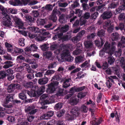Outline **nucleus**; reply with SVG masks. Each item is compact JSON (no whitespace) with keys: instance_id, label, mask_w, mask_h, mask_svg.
I'll return each mask as SVG.
<instances>
[{"instance_id":"1","label":"nucleus","mask_w":125,"mask_h":125,"mask_svg":"<svg viewBox=\"0 0 125 125\" xmlns=\"http://www.w3.org/2000/svg\"><path fill=\"white\" fill-rule=\"evenodd\" d=\"M59 76H55L51 80L52 82H51L49 84H48V88L46 90V92L48 94L53 93L55 90V86H58L59 83L57 81L59 80Z\"/></svg>"},{"instance_id":"2","label":"nucleus","mask_w":125,"mask_h":125,"mask_svg":"<svg viewBox=\"0 0 125 125\" xmlns=\"http://www.w3.org/2000/svg\"><path fill=\"white\" fill-rule=\"evenodd\" d=\"M45 90V87L44 86H42L39 87L37 86L35 87V90H31V91L27 90V94L31 97H35L37 94L40 95L42 94Z\"/></svg>"},{"instance_id":"3","label":"nucleus","mask_w":125,"mask_h":125,"mask_svg":"<svg viewBox=\"0 0 125 125\" xmlns=\"http://www.w3.org/2000/svg\"><path fill=\"white\" fill-rule=\"evenodd\" d=\"M80 109L78 106H74L71 110L70 115L68 116V119L72 120L75 117L78 116L80 114Z\"/></svg>"},{"instance_id":"4","label":"nucleus","mask_w":125,"mask_h":125,"mask_svg":"<svg viewBox=\"0 0 125 125\" xmlns=\"http://www.w3.org/2000/svg\"><path fill=\"white\" fill-rule=\"evenodd\" d=\"M35 106L34 104H31L26 107L25 111L26 113H29L30 115L34 114L38 111V109H35Z\"/></svg>"},{"instance_id":"5","label":"nucleus","mask_w":125,"mask_h":125,"mask_svg":"<svg viewBox=\"0 0 125 125\" xmlns=\"http://www.w3.org/2000/svg\"><path fill=\"white\" fill-rule=\"evenodd\" d=\"M3 15L4 17H3L2 18L3 20V24L5 26L9 27L11 25L12 23L10 21V17L6 13H4Z\"/></svg>"},{"instance_id":"6","label":"nucleus","mask_w":125,"mask_h":125,"mask_svg":"<svg viewBox=\"0 0 125 125\" xmlns=\"http://www.w3.org/2000/svg\"><path fill=\"white\" fill-rule=\"evenodd\" d=\"M27 90H24L19 94V98L23 101H25L26 102H31V99H28L26 100L27 97L26 94H27Z\"/></svg>"},{"instance_id":"7","label":"nucleus","mask_w":125,"mask_h":125,"mask_svg":"<svg viewBox=\"0 0 125 125\" xmlns=\"http://www.w3.org/2000/svg\"><path fill=\"white\" fill-rule=\"evenodd\" d=\"M14 95L13 94H9L6 96L5 99V101L4 102V103L3 106L5 107L9 108V105H7V104L10 102L13 101V98Z\"/></svg>"},{"instance_id":"8","label":"nucleus","mask_w":125,"mask_h":125,"mask_svg":"<svg viewBox=\"0 0 125 125\" xmlns=\"http://www.w3.org/2000/svg\"><path fill=\"white\" fill-rule=\"evenodd\" d=\"M24 17L25 18V20L27 24L30 25H32L34 20V18L27 14H25Z\"/></svg>"},{"instance_id":"9","label":"nucleus","mask_w":125,"mask_h":125,"mask_svg":"<svg viewBox=\"0 0 125 125\" xmlns=\"http://www.w3.org/2000/svg\"><path fill=\"white\" fill-rule=\"evenodd\" d=\"M61 14V12L60 11L57 10L56 9H54L50 17V19L54 22H56L57 20V17L56 15L58 14Z\"/></svg>"},{"instance_id":"10","label":"nucleus","mask_w":125,"mask_h":125,"mask_svg":"<svg viewBox=\"0 0 125 125\" xmlns=\"http://www.w3.org/2000/svg\"><path fill=\"white\" fill-rule=\"evenodd\" d=\"M112 15V13L110 11H106L104 12L101 15L103 20L108 19L110 18Z\"/></svg>"},{"instance_id":"11","label":"nucleus","mask_w":125,"mask_h":125,"mask_svg":"<svg viewBox=\"0 0 125 125\" xmlns=\"http://www.w3.org/2000/svg\"><path fill=\"white\" fill-rule=\"evenodd\" d=\"M111 44L109 43L108 42H106L104 45V47L103 49L104 50V51L108 53L109 55H112L113 54L111 53V52L110 51L111 50Z\"/></svg>"},{"instance_id":"12","label":"nucleus","mask_w":125,"mask_h":125,"mask_svg":"<svg viewBox=\"0 0 125 125\" xmlns=\"http://www.w3.org/2000/svg\"><path fill=\"white\" fill-rule=\"evenodd\" d=\"M52 53L50 51H47L43 52V56L46 59L52 60L53 57L52 56Z\"/></svg>"},{"instance_id":"13","label":"nucleus","mask_w":125,"mask_h":125,"mask_svg":"<svg viewBox=\"0 0 125 125\" xmlns=\"http://www.w3.org/2000/svg\"><path fill=\"white\" fill-rule=\"evenodd\" d=\"M70 55V53L68 49H65L62 51L61 54L62 59H63L65 57H67Z\"/></svg>"},{"instance_id":"14","label":"nucleus","mask_w":125,"mask_h":125,"mask_svg":"<svg viewBox=\"0 0 125 125\" xmlns=\"http://www.w3.org/2000/svg\"><path fill=\"white\" fill-rule=\"evenodd\" d=\"M118 47L120 48H124L125 47V37L122 36L120 42L118 43Z\"/></svg>"},{"instance_id":"15","label":"nucleus","mask_w":125,"mask_h":125,"mask_svg":"<svg viewBox=\"0 0 125 125\" xmlns=\"http://www.w3.org/2000/svg\"><path fill=\"white\" fill-rule=\"evenodd\" d=\"M14 20L15 22V24L19 26V28H21L23 26V24L21 19L17 17H15Z\"/></svg>"},{"instance_id":"16","label":"nucleus","mask_w":125,"mask_h":125,"mask_svg":"<svg viewBox=\"0 0 125 125\" xmlns=\"http://www.w3.org/2000/svg\"><path fill=\"white\" fill-rule=\"evenodd\" d=\"M18 84H16L15 83L11 84L8 87V91L9 93H12L14 89L17 88Z\"/></svg>"},{"instance_id":"17","label":"nucleus","mask_w":125,"mask_h":125,"mask_svg":"<svg viewBox=\"0 0 125 125\" xmlns=\"http://www.w3.org/2000/svg\"><path fill=\"white\" fill-rule=\"evenodd\" d=\"M48 80V79L47 77L40 78L38 80V83L40 84H44L47 83Z\"/></svg>"},{"instance_id":"18","label":"nucleus","mask_w":125,"mask_h":125,"mask_svg":"<svg viewBox=\"0 0 125 125\" xmlns=\"http://www.w3.org/2000/svg\"><path fill=\"white\" fill-rule=\"evenodd\" d=\"M101 41L96 40L95 41V43L96 45L98 47H102L105 42L104 40L102 38H100Z\"/></svg>"},{"instance_id":"19","label":"nucleus","mask_w":125,"mask_h":125,"mask_svg":"<svg viewBox=\"0 0 125 125\" xmlns=\"http://www.w3.org/2000/svg\"><path fill=\"white\" fill-rule=\"evenodd\" d=\"M63 33L61 31H59L57 32L56 34L54 36L52 39L53 40H55L58 38H61L63 35Z\"/></svg>"},{"instance_id":"20","label":"nucleus","mask_w":125,"mask_h":125,"mask_svg":"<svg viewBox=\"0 0 125 125\" xmlns=\"http://www.w3.org/2000/svg\"><path fill=\"white\" fill-rule=\"evenodd\" d=\"M10 3L14 6H16L22 5V3L20 0H14L9 1Z\"/></svg>"},{"instance_id":"21","label":"nucleus","mask_w":125,"mask_h":125,"mask_svg":"<svg viewBox=\"0 0 125 125\" xmlns=\"http://www.w3.org/2000/svg\"><path fill=\"white\" fill-rule=\"evenodd\" d=\"M71 80V79L69 78L66 79L64 81L62 85L63 88H67L70 86V84L69 83V82L70 80Z\"/></svg>"},{"instance_id":"22","label":"nucleus","mask_w":125,"mask_h":125,"mask_svg":"<svg viewBox=\"0 0 125 125\" xmlns=\"http://www.w3.org/2000/svg\"><path fill=\"white\" fill-rule=\"evenodd\" d=\"M4 63L6 64L4 65L3 67L4 68L7 69L12 66L13 64V62L10 61H7L4 62Z\"/></svg>"},{"instance_id":"23","label":"nucleus","mask_w":125,"mask_h":125,"mask_svg":"<svg viewBox=\"0 0 125 125\" xmlns=\"http://www.w3.org/2000/svg\"><path fill=\"white\" fill-rule=\"evenodd\" d=\"M79 100L77 98H72L70 99L69 100V103L72 105H75L77 104L79 102Z\"/></svg>"},{"instance_id":"24","label":"nucleus","mask_w":125,"mask_h":125,"mask_svg":"<svg viewBox=\"0 0 125 125\" xmlns=\"http://www.w3.org/2000/svg\"><path fill=\"white\" fill-rule=\"evenodd\" d=\"M112 35V40L113 41L117 40L119 38V35L117 32L113 33Z\"/></svg>"},{"instance_id":"25","label":"nucleus","mask_w":125,"mask_h":125,"mask_svg":"<svg viewBox=\"0 0 125 125\" xmlns=\"http://www.w3.org/2000/svg\"><path fill=\"white\" fill-rule=\"evenodd\" d=\"M23 119H21L18 121L17 125H29V123L26 121H23Z\"/></svg>"},{"instance_id":"26","label":"nucleus","mask_w":125,"mask_h":125,"mask_svg":"<svg viewBox=\"0 0 125 125\" xmlns=\"http://www.w3.org/2000/svg\"><path fill=\"white\" fill-rule=\"evenodd\" d=\"M25 66L26 67V70L28 73H33L34 72H35V71H34L31 68L30 66L28 64L26 63H25Z\"/></svg>"},{"instance_id":"27","label":"nucleus","mask_w":125,"mask_h":125,"mask_svg":"<svg viewBox=\"0 0 125 125\" xmlns=\"http://www.w3.org/2000/svg\"><path fill=\"white\" fill-rule=\"evenodd\" d=\"M110 116L112 118H113L115 116L116 119V121L118 122H119V118L120 116V115H118L117 111L116 112L115 114L114 113H111Z\"/></svg>"},{"instance_id":"28","label":"nucleus","mask_w":125,"mask_h":125,"mask_svg":"<svg viewBox=\"0 0 125 125\" xmlns=\"http://www.w3.org/2000/svg\"><path fill=\"white\" fill-rule=\"evenodd\" d=\"M66 18L65 15L64 14H62L60 16L59 21L62 23H64L65 21V18Z\"/></svg>"},{"instance_id":"29","label":"nucleus","mask_w":125,"mask_h":125,"mask_svg":"<svg viewBox=\"0 0 125 125\" xmlns=\"http://www.w3.org/2000/svg\"><path fill=\"white\" fill-rule=\"evenodd\" d=\"M113 72L119 78H120V75L119 73V70L118 68L116 67H112Z\"/></svg>"},{"instance_id":"30","label":"nucleus","mask_w":125,"mask_h":125,"mask_svg":"<svg viewBox=\"0 0 125 125\" xmlns=\"http://www.w3.org/2000/svg\"><path fill=\"white\" fill-rule=\"evenodd\" d=\"M23 85L26 88H32L33 87V83L31 82H25L24 83Z\"/></svg>"},{"instance_id":"31","label":"nucleus","mask_w":125,"mask_h":125,"mask_svg":"<svg viewBox=\"0 0 125 125\" xmlns=\"http://www.w3.org/2000/svg\"><path fill=\"white\" fill-rule=\"evenodd\" d=\"M54 114V112L53 111H49L47 113L44 115V117H50L52 116Z\"/></svg>"},{"instance_id":"32","label":"nucleus","mask_w":125,"mask_h":125,"mask_svg":"<svg viewBox=\"0 0 125 125\" xmlns=\"http://www.w3.org/2000/svg\"><path fill=\"white\" fill-rule=\"evenodd\" d=\"M84 60L83 57L81 56H78L75 59V62L76 63L81 62H83Z\"/></svg>"},{"instance_id":"33","label":"nucleus","mask_w":125,"mask_h":125,"mask_svg":"<svg viewBox=\"0 0 125 125\" xmlns=\"http://www.w3.org/2000/svg\"><path fill=\"white\" fill-rule=\"evenodd\" d=\"M87 93L86 92H81L79 93L77 96V97L78 98L81 99L85 97Z\"/></svg>"},{"instance_id":"34","label":"nucleus","mask_w":125,"mask_h":125,"mask_svg":"<svg viewBox=\"0 0 125 125\" xmlns=\"http://www.w3.org/2000/svg\"><path fill=\"white\" fill-rule=\"evenodd\" d=\"M52 6L50 4H47L45 7H43L42 8L44 10H52Z\"/></svg>"},{"instance_id":"35","label":"nucleus","mask_w":125,"mask_h":125,"mask_svg":"<svg viewBox=\"0 0 125 125\" xmlns=\"http://www.w3.org/2000/svg\"><path fill=\"white\" fill-rule=\"evenodd\" d=\"M105 34V31L104 30H101L98 31L97 33V35L99 37L104 36Z\"/></svg>"},{"instance_id":"36","label":"nucleus","mask_w":125,"mask_h":125,"mask_svg":"<svg viewBox=\"0 0 125 125\" xmlns=\"http://www.w3.org/2000/svg\"><path fill=\"white\" fill-rule=\"evenodd\" d=\"M37 22L38 25H43L45 24V21L43 19H39L37 20Z\"/></svg>"},{"instance_id":"37","label":"nucleus","mask_w":125,"mask_h":125,"mask_svg":"<svg viewBox=\"0 0 125 125\" xmlns=\"http://www.w3.org/2000/svg\"><path fill=\"white\" fill-rule=\"evenodd\" d=\"M84 44L86 48H89L92 47V43L89 41H86L84 42Z\"/></svg>"},{"instance_id":"38","label":"nucleus","mask_w":125,"mask_h":125,"mask_svg":"<svg viewBox=\"0 0 125 125\" xmlns=\"http://www.w3.org/2000/svg\"><path fill=\"white\" fill-rule=\"evenodd\" d=\"M8 74L5 73L4 71H0V79H3L5 78L6 76H8Z\"/></svg>"},{"instance_id":"39","label":"nucleus","mask_w":125,"mask_h":125,"mask_svg":"<svg viewBox=\"0 0 125 125\" xmlns=\"http://www.w3.org/2000/svg\"><path fill=\"white\" fill-rule=\"evenodd\" d=\"M108 63L111 65L115 61V59L113 56H109L108 58Z\"/></svg>"},{"instance_id":"40","label":"nucleus","mask_w":125,"mask_h":125,"mask_svg":"<svg viewBox=\"0 0 125 125\" xmlns=\"http://www.w3.org/2000/svg\"><path fill=\"white\" fill-rule=\"evenodd\" d=\"M83 11V10H81L79 9H76L75 14L77 15H78L79 17H81Z\"/></svg>"},{"instance_id":"41","label":"nucleus","mask_w":125,"mask_h":125,"mask_svg":"<svg viewBox=\"0 0 125 125\" xmlns=\"http://www.w3.org/2000/svg\"><path fill=\"white\" fill-rule=\"evenodd\" d=\"M118 19L120 21H125V14L124 13H121L118 16Z\"/></svg>"},{"instance_id":"42","label":"nucleus","mask_w":125,"mask_h":125,"mask_svg":"<svg viewBox=\"0 0 125 125\" xmlns=\"http://www.w3.org/2000/svg\"><path fill=\"white\" fill-rule=\"evenodd\" d=\"M23 51V50L22 49L16 47L14 49V52L16 53H22Z\"/></svg>"},{"instance_id":"43","label":"nucleus","mask_w":125,"mask_h":125,"mask_svg":"<svg viewBox=\"0 0 125 125\" xmlns=\"http://www.w3.org/2000/svg\"><path fill=\"white\" fill-rule=\"evenodd\" d=\"M115 44V42H112L111 43V50L110 51V52H111V54H114V52H115V51L116 47L114 46V45Z\"/></svg>"},{"instance_id":"44","label":"nucleus","mask_w":125,"mask_h":125,"mask_svg":"<svg viewBox=\"0 0 125 125\" xmlns=\"http://www.w3.org/2000/svg\"><path fill=\"white\" fill-rule=\"evenodd\" d=\"M120 64L121 66L122 67L125 66V59L124 57H122L120 61Z\"/></svg>"},{"instance_id":"45","label":"nucleus","mask_w":125,"mask_h":125,"mask_svg":"<svg viewBox=\"0 0 125 125\" xmlns=\"http://www.w3.org/2000/svg\"><path fill=\"white\" fill-rule=\"evenodd\" d=\"M63 104L61 103H58L55 105V108L58 110H59L62 107Z\"/></svg>"},{"instance_id":"46","label":"nucleus","mask_w":125,"mask_h":125,"mask_svg":"<svg viewBox=\"0 0 125 125\" xmlns=\"http://www.w3.org/2000/svg\"><path fill=\"white\" fill-rule=\"evenodd\" d=\"M69 29V26L68 25H66L63 26L62 28V33H64L65 32L67 31Z\"/></svg>"},{"instance_id":"47","label":"nucleus","mask_w":125,"mask_h":125,"mask_svg":"<svg viewBox=\"0 0 125 125\" xmlns=\"http://www.w3.org/2000/svg\"><path fill=\"white\" fill-rule=\"evenodd\" d=\"M90 17V13L88 12H86L83 15L81 16V19L82 18L85 19H88Z\"/></svg>"},{"instance_id":"48","label":"nucleus","mask_w":125,"mask_h":125,"mask_svg":"<svg viewBox=\"0 0 125 125\" xmlns=\"http://www.w3.org/2000/svg\"><path fill=\"white\" fill-rule=\"evenodd\" d=\"M57 64L56 62H54L50 64L48 66V68L50 69L53 68L55 67L56 66Z\"/></svg>"},{"instance_id":"49","label":"nucleus","mask_w":125,"mask_h":125,"mask_svg":"<svg viewBox=\"0 0 125 125\" xmlns=\"http://www.w3.org/2000/svg\"><path fill=\"white\" fill-rule=\"evenodd\" d=\"M82 5L83 10H88L89 8L88 4L86 3H83Z\"/></svg>"},{"instance_id":"50","label":"nucleus","mask_w":125,"mask_h":125,"mask_svg":"<svg viewBox=\"0 0 125 125\" xmlns=\"http://www.w3.org/2000/svg\"><path fill=\"white\" fill-rule=\"evenodd\" d=\"M24 41V39L23 38L19 39L18 42L20 46H24L25 45Z\"/></svg>"},{"instance_id":"51","label":"nucleus","mask_w":125,"mask_h":125,"mask_svg":"<svg viewBox=\"0 0 125 125\" xmlns=\"http://www.w3.org/2000/svg\"><path fill=\"white\" fill-rule=\"evenodd\" d=\"M31 50L33 51H36L38 49V47L34 44H32L30 46Z\"/></svg>"},{"instance_id":"52","label":"nucleus","mask_w":125,"mask_h":125,"mask_svg":"<svg viewBox=\"0 0 125 125\" xmlns=\"http://www.w3.org/2000/svg\"><path fill=\"white\" fill-rule=\"evenodd\" d=\"M65 112V110H62L57 113V115L58 117H61L64 115Z\"/></svg>"},{"instance_id":"53","label":"nucleus","mask_w":125,"mask_h":125,"mask_svg":"<svg viewBox=\"0 0 125 125\" xmlns=\"http://www.w3.org/2000/svg\"><path fill=\"white\" fill-rule=\"evenodd\" d=\"M7 119L10 122H14L15 121L14 117L12 116H8L7 118Z\"/></svg>"},{"instance_id":"54","label":"nucleus","mask_w":125,"mask_h":125,"mask_svg":"<svg viewBox=\"0 0 125 125\" xmlns=\"http://www.w3.org/2000/svg\"><path fill=\"white\" fill-rule=\"evenodd\" d=\"M122 8L121 7V6H119V8L115 10L114 12L115 14H117L121 12L123 10Z\"/></svg>"},{"instance_id":"55","label":"nucleus","mask_w":125,"mask_h":125,"mask_svg":"<svg viewBox=\"0 0 125 125\" xmlns=\"http://www.w3.org/2000/svg\"><path fill=\"white\" fill-rule=\"evenodd\" d=\"M82 51L80 49H76L73 52V54L74 55H77L80 54Z\"/></svg>"},{"instance_id":"56","label":"nucleus","mask_w":125,"mask_h":125,"mask_svg":"<svg viewBox=\"0 0 125 125\" xmlns=\"http://www.w3.org/2000/svg\"><path fill=\"white\" fill-rule=\"evenodd\" d=\"M122 50L120 48H119L117 51L115 52V54L118 57L121 56L122 54Z\"/></svg>"},{"instance_id":"57","label":"nucleus","mask_w":125,"mask_h":125,"mask_svg":"<svg viewBox=\"0 0 125 125\" xmlns=\"http://www.w3.org/2000/svg\"><path fill=\"white\" fill-rule=\"evenodd\" d=\"M79 5V4L78 2L76 0L74 2V3L71 6L73 8H74L78 7Z\"/></svg>"},{"instance_id":"58","label":"nucleus","mask_w":125,"mask_h":125,"mask_svg":"<svg viewBox=\"0 0 125 125\" xmlns=\"http://www.w3.org/2000/svg\"><path fill=\"white\" fill-rule=\"evenodd\" d=\"M55 72V71L53 70H47L45 73V75H51L53 74Z\"/></svg>"},{"instance_id":"59","label":"nucleus","mask_w":125,"mask_h":125,"mask_svg":"<svg viewBox=\"0 0 125 125\" xmlns=\"http://www.w3.org/2000/svg\"><path fill=\"white\" fill-rule=\"evenodd\" d=\"M26 76L27 78L29 80L32 79L34 77V76L33 73L28 74H26Z\"/></svg>"},{"instance_id":"60","label":"nucleus","mask_w":125,"mask_h":125,"mask_svg":"<svg viewBox=\"0 0 125 125\" xmlns=\"http://www.w3.org/2000/svg\"><path fill=\"white\" fill-rule=\"evenodd\" d=\"M45 39L46 37L42 36H37L36 38V40L39 41H43L45 40Z\"/></svg>"},{"instance_id":"61","label":"nucleus","mask_w":125,"mask_h":125,"mask_svg":"<svg viewBox=\"0 0 125 125\" xmlns=\"http://www.w3.org/2000/svg\"><path fill=\"white\" fill-rule=\"evenodd\" d=\"M76 92H77L76 89L75 88V87L74 86L70 88L69 93H72L73 94L74 93Z\"/></svg>"},{"instance_id":"62","label":"nucleus","mask_w":125,"mask_h":125,"mask_svg":"<svg viewBox=\"0 0 125 125\" xmlns=\"http://www.w3.org/2000/svg\"><path fill=\"white\" fill-rule=\"evenodd\" d=\"M68 5V4L66 2L64 3H59L58 4L59 6V7H65Z\"/></svg>"},{"instance_id":"63","label":"nucleus","mask_w":125,"mask_h":125,"mask_svg":"<svg viewBox=\"0 0 125 125\" xmlns=\"http://www.w3.org/2000/svg\"><path fill=\"white\" fill-rule=\"evenodd\" d=\"M118 4L117 2H112L111 4L110 7L111 9L114 8L118 5Z\"/></svg>"},{"instance_id":"64","label":"nucleus","mask_w":125,"mask_h":125,"mask_svg":"<svg viewBox=\"0 0 125 125\" xmlns=\"http://www.w3.org/2000/svg\"><path fill=\"white\" fill-rule=\"evenodd\" d=\"M81 109L85 113L87 112L88 110L87 107L84 105H83L81 106Z\"/></svg>"}]
</instances>
